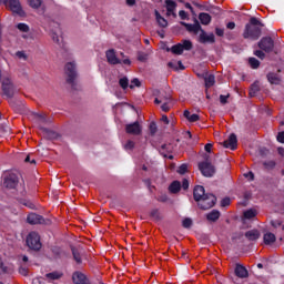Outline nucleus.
<instances>
[{"instance_id": "obj_54", "label": "nucleus", "mask_w": 284, "mask_h": 284, "mask_svg": "<svg viewBox=\"0 0 284 284\" xmlns=\"http://www.w3.org/2000/svg\"><path fill=\"white\" fill-rule=\"evenodd\" d=\"M150 132H151V134H156V123L155 122L150 123Z\"/></svg>"}, {"instance_id": "obj_43", "label": "nucleus", "mask_w": 284, "mask_h": 284, "mask_svg": "<svg viewBox=\"0 0 284 284\" xmlns=\"http://www.w3.org/2000/svg\"><path fill=\"white\" fill-rule=\"evenodd\" d=\"M183 50H192L193 45H192V41L190 40H184L183 44H182Z\"/></svg>"}, {"instance_id": "obj_57", "label": "nucleus", "mask_w": 284, "mask_h": 284, "mask_svg": "<svg viewBox=\"0 0 284 284\" xmlns=\"http://www.w3.org/2000/svg\"><path fill=\"white\" fill-rule=\"evenodd\" d=\"M163 104L161 105V110L163 112H170V106L168 105V103L170 102H162Z\"/></svg>"}, {"instance_id": "obj_40", "label": "nucleus", "mask_w": 284, "mask_h": 284, "mask_svg": "<svg viewBox=\"0 0 284 284\" xmlns=\"http://www.w3.org/2000/svg\"><path fill=\"white\" fill-rule=\"evenodd\" d=\"M131 90H134V88H141V81L138 78H134L131 81V84L129 85Z\"/></svg>"}, {"instance_id": "obj_41", "label": "nucleus", "mask_w": 284, "mask_h": 284, "mask_svg": "<svg viewBox=\"0 0 284 284\" xmlns=\"http://www.w3.org/2000/svg\"><path fill=\"white\" fill-rule=\"evenodd\" d=\"M256 216V211L247 210L244 212V219H254Z\"/></svg>"}, {"instance_id": "obj_4", "label": "nucleus", "mask_w": 284, "mask_h": 284, "mask_svg": "<svg viewBox=\"0 0 284 284\" xmlns=\"http://www.w3.org/2000/svg\"><path fill=\"white\" fill-rule=\"evenodd\" d=\"M17 94V87H14V82H12V78L10 75H3L1 82V95L6 97V99H12Z\"/></svg>"}, {"instance_id": "obj_18", "label": "nucleus", "mask_w": 284, "mask_h": 284, "mask_svg": "<svg viewBox=\"0 0 284 284\" xmlns=\"http://www.w3.org/2000/svg\"><path fill=\"white\" fill-rule=\"evenodd\" d=\"M234 273L237 278H247V276H250L247 268L241 264L235 265Z\"/></svg>"}, {"instance_id": "obj_47", "label": "nucleus", "mask_w": 284, "mask_h": 284, "mask_svg": "<svg viewBox=\"0 0 284 284\" xmlns=\"http://www.w3.org/2000/svg\"><path fill=\"white\" fill-rule=\"evenodd\" d=\"M151 216L153 217V219H155L156 221H160V219H161V213L159 212V210H153L152 212H151Z\"/></svg>"}, {"instance_id": "obj_38", "label": "nucleus", "mask_w": 284, "mask_h": 284, "mask_svg": "<svg viewBox=\"0 0 284 284\" xmlns=\"http://www.w3.org/2000/svg\"><path fill=\"white\" fill-rule=\"evenodd\" d=\"M60 276H61V274H59L58 272H52V273L45 274V277L50 278L51 281H59Z\"/></svg>"}, {"instance_id": "obj_55", "label": "nucleus", "mask_w": 284, "mask_h": 284, "mask_svg": "<svg viewBox=\"0 0 284 284\" xmlns=\"http://www.w3.org/2000/svg\"><path fill=\"white\" fill-rule=\"evenodd\" d=\"M19 274H21L22 276H28V267L21 266L19 268Z\"/></svg>"}, {"instance_id": "obj_15", "label": "nucleus", "mask_w": 284, "mask_h": 284, "mask_svg": "<svg viewBox=\"0 0 284 284\" xmlns=\"http://www.w3.org/2000/svg\"><path fill=\"white\" fill-rule=\"evenodd\" d=\"M72 281L74 284H91L88 276L81 272H74L72 275Z\"/></svg>"}, {"instance_id": "obj_2", "label": "nucleus", "mask_w": 284, "mask_h": 284, "mask_svg": "<svg viewBox=\"0 0 284 284\" xmlns=\"http://www.w3.org/2000/svg\"><path fill=\"white\" fill-rule=\"evenodd\" d=\"M265 24H263V22H261V20L252 17L250 19V23H247L245 26L244 32H243V37L245 39H252V41H256L258 39H261V34H262V29Z\"/></svg>"}, {"instance_id": "obj_56", "label": "nucleus", "mask_w": 284, "mask_h": 284, "mask_svg": "<svg viewBox=\"0 0 284 284\" xmlns=\"http://www.w3.org/2000/svg\"><path fill=\"white\" fill-rule=\"evenodd\" d=\"M199 114H191V116L189 118L190 123H196V121H199Z\"/></svg>"}, {"instance_id": "obj_11", "label": "nucleus", "mask_w": 284, "mask_h": 284, "mask_svg": "<svg viewBox=\"0 0 284 284\" xmlns=\"http://www.w3.org/2000/svg\"><path fill=\"white\" fill-rule=\"evenodd\" d=\"M181 26H183L187 30V32H191L192 34H201V30H203L201 23H199V20L196 19L193 24H190L187 22H181Z\"/></svg>"}, {"instance_id": "obj_21", "label": "nucleus", "mask_w": 284, "mask_h": 284, "mask_svg": "<svg viewBox=\"0 0 284 284\" xmlns=\"http://www.w3.org/2000/svg\"><path fill=\"white\" fill-rule=\"evenodd\" d=\"M265 245H272V243H276V235L274 233H265L263 236Z\"/></svg>"}, {"instance_id": "obj_35", "label": "nucleus", "mask_w": 284, "mask_h": 284, "mask_svg": "<svg viewBox=\"0 0 284 284\" xmlns=\"http://www.w3.org/2000/svg\"><path fill=\"white\" fill-rule=\"evenodd\" d=\"M263 165L265 170H274V168H276V161L274 160L265 161L263 162Z\"/></svg>"}, {"instance_id": "obj_24", "label": "nucleus", "mask_w": 284, "mask_h": 284, "mask_svg": "<svg viewBox=\"0 0 284 284\" xmlns=\"http://www.w3.org/2000/svg\"><path fill=\"white\" fill-rule=\"evenodd\" d=\"M169 191L171 192V194H179V192H181V182L174 181V182L169 186Z\"/></svg>"}, {"instance_id": "obj_12", "label": "nucleus", "mask_w": 284, "mask_h": 284, "mask_svg": "<svg viewBox=\"0 0 284 284\" xmlns=\"http://www.w3.org/2000/svg\"><path fill=\"white\" fill-rule=\"evenodd\" d=\"M105 57L110 65H119L121 63V59L116 57V51L114 49L106 50Z\"/></svg>"}, {"instance_id": "obj_46", "label": "nucleus", "mask_w": 284, "mask_h": 284, "mask_svg": "<svg viewBox=\"0 0 284 284\" xmlns=\"http://www.w3.org/2000/svg\"><path fill=\"white\" fill-rule=\"evenodd\" d=\"M124 150H134V141L129 140V141L124 144Z\"/></svg>"}, {"instance_id": "obj_42", "label": "nucleus", "mask_w": 284, "mask_h": 284, "mask_svg": "<svg viewBox=\"0 0 284 284\" xmlns=\"http://www.w3.org/2000/svg\"><path fill=\"white\" fill-rule=\"evenodd\" d=\"M12 272H14V268L12 267V265L4 266L2 264V274H12Z\"/></svg>"}, {"instance_id": "obj_20", "label": "nucleus", "mask_w": 284, "mask_h": 284, "mask_svg": "<svg viewBox=\"0 0 284 284\" xmlns=\"http://www.w3.org/2000/svg\"><path fill=\"white\" fill-rule=\"evenodd\" d=\"M165 6L168 16L170 17V14H172V17L176 19V12H174V10H176V2L173 0H165Z\"/></svg>"}, {"instance_id": "obj_22", "label": "nucleus", "mask_w": 284, "mask_h": 284, "mask_svg": "<svg viewBox=\"0 0 284 284\" xmlns=\"http://www.w3.org/2000/svg\"><path fill=\"white\" fill-rule=\"evenodd\" d=\"M207 221H211L212 223H216L219 219H221V212L213 210L206 215Z\"/></svg>"}, {"instance_id": "obj_27", "label": "nucleus", "mask_w": 284, "mask_h": 284, "mask_svg": "<svg viewBox=\"0 0 284 284\" xmlns=\"http://www.w3.org/2000/svg\"><path fill=\"white\" fill-rule=\"evenodd\" d=\"M258 92H261V84H258V82H254L251 85L250 97H256V94H258Z\"/></svg>"}, {"instance_id": "obj_33", "label": "nucleus", "mask_w": 284, "mask_h": 284, "mask_svg": "<svg viewBox=\"0 0 284 284\" xmlns=\"http://www.w3.org/2000/svg\"><path fill=\"white\" fill-rule=\"evenodd\" d=\"M173 54H183V44L179 43L171 48Z\"/></svg>"}, {"instance_id": "obj_63", "label": "nucleus", "mask_w": 284, "mask_h": 284, "mask_svg": "<svg viewBox=\"0 0 284 284\" xmlns=\"http://www.w3.org/2000/svg\"><path fill=\"white\" fill-rule=\"evenodd\" d=\"M179 17H180L181 19L185 20V19H187V12L181 10V11L179 12Z\"/></svg>"}, {"instance_id": "obj_29", "label": "nucleus", "mask_w": 284, "mask_h": 284, "mask_svg": "<svg viewBox=\"0 0 284 284\" xmlns=\"http://www.w3.org/2000/svg\"><path fill=\"white\" fill-rule=\"evenodd\" d=\"M40 130L43 132V134L47 139H55L57 138V133L54 131H51L50 129L40 128Z\"/></svg>"}, {"instance_id": "obj_3", "label": "nucleus", "mask_w": 284, "mask_h": 284, "mask_svg": "<svg viewBox=\"0 0 284 284\" xmlns=\"http://www.w3.org/2000/svg\"><path fill=\"white\" fill-rule=\"evenodd\" d=\"M64 74L65 81L68 85H70L71 90H79V83L77 82V78L79 73H77V63L75 62H68L64 65Z\"/></svg>"}, {"instance_id": "obj_36", "label": "nucleus", "mask_w": 284, "mask_h": 284, "mask_svg": "<svg viewBox=\"0 0 284 284\" xmlns=\"http://www.w3.org/2000/svg\"><path fill=\"white\" fill-rule=\"evenodd\" d=\"M160 99H162V103H170L172 95L168 92H163L159 95Z\"/></svg>"}, {"instance_id": "obj_51", "label": "nucleus", "mask_w": 284, "mask_h": 284, "mask_svg": "<svg viewBox=\"0 0 284 284\" xmlns=\"http://www.w3.org/2000/svg\"><path fill=\"white\" fill-rule=\"evenodd\" d=\"M255 57H257L258 59H265V52L261 51V50H256L254 51Z\"/></svg>"}, {"instance_id": "obj_39", "label": "nucleus", "mask_w": 284, "mask_h": 284, "mask_svg": "<svg viewBox=\"0 0 284 284\" xmlns=\"http://www.w3.org/2000/svg\"><path fill=\"white\" fill-rule=\"evenodd\" d=\"M17 28L20 32H30V27L26 23H18Z\"/></svg>"}, {"instance_id": "obj_62", "label": "nucleus", "mask_w": 284, "mask_h": 284, "mask_svg": "<svg viewBox=\"0 0 284 284\" xmlns=\"http://www.w3.org/2000/svg\"><path fill=\"white\" fill-rule=\"evenodd\" d=\"M182 187H183L184 190H187V189L190 187V182H189L186 179L183 180V182H182Z\"/></svg>"}, {"instance_id": "obj_16", "label": "nucleus", "mask_w": 284, "mask_h": 284, "mask_svg": "<svg viewBox=\"0 0 284 284\" xmlns=\"http://www.w3.org/2000/svg\"><path fill=\"white\" fill-rule=\"evenodd\" d=\"M71 252H72V256L73 260L75 261V263H78V265H81V263H83L81 256H83V247L81 246H71Z\"/></svg>"}, {"instance_id": "obj_26", "label": "nucleus", "mask_w": 284, "mask_h": 284, "mask_svg": "<svg viewBox=\"0 0 284 284\" xmlns=\"http://www.w3.org/2000/svg\"><path fill=\"white\" fill-rule=\"evenodd\" d=\"M267 80L273 84V85H278L281 83V78L276 73H268L267 74Z\"/></svg>"}, {"instance_id": "obj_50", "label": "nucleus", "mask_w": 284, "mask_h": 284, "mask_svg": "<svg viewBox=\"0 0 284 284\" xmlns=\"http://www.w3.org/2000/svg\"><path fill=\"white\" fill-rule=\"evenodd\" d=\"M179 174H185V172H187V164H182L179 170H178Z\"/></svg>"}, {"instance_id": "obj_31", "label": "nucleus", "mask_w": 284, "mask_h": 284, "mask_svg": "<svg viewBox=\"0 0 284 284\" xmlns=\"http://www.w3.org/2000/svg\"><path fill=\"white\" fill-rule=\"evenodd\" d=\"M33 116L38 123H48V119L45 118V114L43 113H33Z\"/></svg>"}, {"instance_id": "obj_48", "label": "nucleus", "mask_w": 284, "mask_h": 284, "mask_svg": "<svg viewBox=\"0 0 284 284\" xmlns=\"http://www.w3.org/2000/svg\"><path fill=\"white\" fill-rule=\"evenodd\" d=\"M16 57H18V59H23V61H28V55L23 51H18Z\"/></svg>"}, {"instance_id": "obj_9", "label": "nucleus", "mask_w": 284, "mask_h": 284, "mask_svg": "<svg viewBox=\"0 0 284 284\" xmlns=\"http://www.w3.org/2000/svg\"><path fill=\"white\" fill-rule=\"evenodd\" d=\"M257 45L260 50H263V52H272V50H274V40L271 37H264Z\"/></svg>"}, {"instance_id": "obj_17", "label": "nucleus", "mask_w": 284, "mask_h": 284, "mask_svg": "<svg viewBox=\"0 0 284 284\" xmlns=\"http://www.w3.org/2000/svg\"><path fill=\"white\" fill-rule=\"evenodd\" d=\"M224 148H230L232 150H236L239 145V140L236 139V134L232 133L226 141L222 143Z\"/></svg>"}, {"instance_id": "obj_59", "label": "nucleus", "mask_w": 284, "mask_h": 284, "mask_svg": "<svg viewBox=\"0 0 284 284\" xmlns=\"http://www.w3.org/2000/svg\"><path fill=\"white\" fill-rule=\"evenodd\" d=\"M222 207H227L230 205V197H225L221 201Z\"/></svg>"}, {"instance_id": "obj_13", "label": "nucleus", "mask_w": 284, "mask_h": 284, "mask_svg": "<svg viewBox=\"0 0 284 284\" xmlns=\"http://www.w3.org/2000/svg\"><path fill=\"white\" fill-rule=\"evenodd\" d=\"M28 223H30V225H43L45 224V220L43 219V216L37 214V213H31L28 215L27 217Z\"/></svg>"}, {"instance_id": "obj_32", "label": "nucleus", "mask_w": 284, "mask_h": 284, "mask_svg": "<svg viewBox=\"0 0 284 284\" xmlns=\"http://www.w3.org/2000/svg\"><path fill=\"white\" fill-rule=\"evenodd\" d=\"M119 85L122 88V90H128V87L130 85V80L128 77H123L119 80Z\"/></svg>"}, {"instance_id": "obj_45", "label": "nucleus", "mask_w": 284, "mask_h": 284, "mask_svg": "<svg viewBox=\"0 0 284 284\" xmlns=\"http://www.w3.org/2000/svg\"><path fill=\"white\" fill-rule=\"evenodd\" d=\"M182 225H183V227H186V229L192 227V219H190V217L184 219L182 222Z\"/></svg>"}, {"instance_id": "obj_28", "label": "nucleus", "mask_w": 284, "mask_h": 284, "mask_svg": "<svg viewBox=\"0 0 284 284\" xmlns=\"http://www.w3.org/2000/svg\"><path fill=\"white\" fill-rule=\"evenodd\" d=\"M172 152V146L170 144H163L160 149V154L168 159V153Z\"/></svg>"}, {"instance_id": "obj_8", "label": "nucleus", "mask_w": 284, "mask_h": 284, "mask_svg": "<svg viewBox=\"0 0 284 284\" xmlns=\"http://www.w3.org/2000/svg\"><path fill=\"white\" fill-rule=\"evenodd\" d=\"M27 245L30 247V250H34V252H39L41 250V237L39 236V233L31 232L27 236Z\"/></svg>"}, {"instance_id": "obj_44", "label": "nucleus", "mask_w": 284, "mask_h": 284, "mask_svg": "<svg viewBox=\"0 0 284 284\" xmlns=\"http://www.w3.org/2000/svg\"><path fill=\"white\" fill-rule=\"evenodd\" d=\"M51 39L54 43H57L58 45H61V40H59V34H57V32L54 31L51 32Z\"/></svg>"}, {"instance_id": "obj_1", "label": "nucleus", "mask_w": 284, "mask_h": 284, "mask_svg": "<svg viewBox=\"0 0 284 284\" xmlns=\"http://www.w3.org/2000/svg\"><path fill=\"white\" fill-rule=\"evenodd\" d=\"M193 199L197 202L200 210H212L216 205V196L205 193V187L196 185L193 190Z\"/></svg>"}, {"instance_id": "obj_53", "label": "nucleus", "mask_w": 284, "mask_h": 284, "mask_svg": "<svg viewBox=\"0 0 284 284\" xmlns=\"http://www.w3.org/2000/svg\"><path fill=\"white\" fill-rule=\"evenodd\" d=\"M271 225L273 227H281L283 225V222L281 220L271 221Z\"/></svg>"}, {"instance_id": "obj_58", "label": "nucleus", "mask_w": 284, "mask_h": 284, "mask_svg": "<svg viewBox=\"0 0 284 284\" xmlns=\"http://www.w3.org/2000/svg\"><path fill=\"white\" fill-rule=\"evenodd\" d=\"M277 141L278 143H284V131L277 133Z\"/></svg>"}, {"instance_id": "obj_49", "label": "nucleus", "mask_w": 284, "mask_h": 284, "mask_svg": "<svg viewBox=\"0 0 284 284\" xmlns=\"http://www.w3.org/2000/svg\"><path fill=\"white\" fill-rule=\"evenodd\" d=\"M138 61H148V54L143 52L138 53Z\"/></svg>"}, {"instance_id": "obj_52", "label": "nucleus", "mask_w": 284, "mask_h": 284, "mask_svg": "<svg viewBox=\"0 0 284 284\" xmlns=\"http://www.w3.org/2000/svg\"><path fill=\"white\" fill-rule=\"evenodd\" d=\"M227 99H230V94L220 95V103H222V105H225V103H227Z\"/></svg>"}, {"instance_id": "obj_60", "label": "nucleus", "mask_w": 284, "mask_h": 284, "mask_svg": "<svg viewBox=\"0 0 284 284\" xmlns=\"http://www.w3.org/2000/svg\"><path fill=\"white\" fill-rule=\"evenodd\" d=\"M215 33L217 37H223V34H225V31L223 29L216 28Z\"/></svg>"}, {"instance_id": "obj_14", "label": "nucleus", "mask_w": 284, "mask_h": 284, "mask_svg": "<svg viewBox=\"0 0 284 284\" xmlns=\"http://www.w3.org/2000/svg\"><path fill=\"white\" fill-rule=\"evenodd\" d=\"M199 41L201 43H215L216 39L214 37V33L207 34V32H205V30L202 29L199 36Z\"/></svg>"}, {"instance_id": "obj_23", "label": "nucleus", "mask_w": 284, "mask_h": 284, "mask_svg": "<svg viewBox=\"0 0 284 284\" xmlns=\"http://www.w3.org/2000/svg\"><path fill=\"white\" fill-rule=\"evenodd\" d=\"M199 19L202 26H210L212 21V17L210 16V13H200Z\"/></svg>"}, {"instance_id": "obj_61", "label": "nucleus", "mask_w": 284, "mask_h": 284, "mask_svg": "<svg viewBox=\"0 0 284 284\" xmlns=\"http://www.w3.org/2000/svg\"><path fill=\"white\" fill-rule=\"evenodd\" d=\"M245 179H250L251 181H254V173L250 171L248 173L244 174Z\"/></svg>"}, {"instance_id": "obj_30", "label": "nucleus", "mask_w": 284, "mask_h": 284, "mask_svg": "<svg viewBox=\"0 0 284 284\" xmlns=\"http://www.w3.org/2000/svg\"><path fill=\"white\" fill-rule=\"evenodd\" d=\"M205 81V85L206 88H212V85H214V83H216V80L214 78V74H209L204 78Z\"/></svg>"}, {"instance_id": "obj_5", "label": "nucleus", "mask_w": 284, "mask_h": 284, "mask_svg": "<svg viewBox=\"0 0 284 284\" xmlns=\"http://www.w3.org/2000/svg\"><path fill=\"white\" fill-rule=\"evenodd\" d=\"M3 6H6L7 10H10L12 14H16V17H21L24 19V17H28V13H26V10H23V7L21 6V1L19 0H2Z\"/></svg>"}, {"instance_id": "obj_37", "label": "nucleus", "mask_w": 284, "mask_h": 284, "mask_svg": "<svg viewBox=\"0 0 284 284\" xmlns=\"http://www.w3.org/2000/svg\"><path fill=\"white\" fill-rule=\"evenodd\" d=\"M248 63L253 70H256L261 65V61H258L256 58H250Z\"/></svg>"}, {"instance_id": "obj_34", "label": "nucleus", "mask_w": 284, "mask_h": 284, "mask_svg": "<svg viewBox=\"0 0 284 284\" xmlns=\"http://www.w3.org/2000/svg\"><path fill=\"white\" fill-rule=\"evenodd\" d=\"M28 3L30 6V8H33V9H39L41 8V3H43V0H28Z\"/></svg>"}, {"instance_id": "obj_6", "label": "nucleus", "mask_w": 284, "mask_h": 284, "mask_svg": "<svg viewBox=\"0 0 284 284\" xmlns=\"http://www.w3.org/2000/svg\"><path fill=\"white\" fill-rule=\"evenodd\" d=\"M21 181V175L14 172H4L3 174V187L6 190H17V185H19Z\"/></svg>"}, {"instance_id": "obj_19", "label": "nucleus", "mask_w": 284, "mask_h": 284, "mask_svg": "<svg viewBox=\"0 0 284 284\" xmlns=\"http://www.w3.org/2000/svg\"><path fill=\"white\" fill-rule=\"evenodd\" d=\"M244 236L247 241H258L261 239V232L256 229L247 231Z\"/></svg>"}, {"instance_id": "obj_25", "label": "nucleus", "mask_w": 284, "mask_h": 284, "mask_svg": "<svg viewBox=\"0 0 284 284\" xmlns=\"http://www.w3.org/2000/svg\"><path fill=\"white\" fill-rule=\"evenodd\" d=\"M155 19L160 28H168V20H165V18H163L161 13H159L156 10H155Z\"/></svg>"}, {"instance_id": "obj_64", "label": "nucleus", "mask_w": 284, "mask_h": 284, "mask_svg": "<svg viewBox=\"0 0 284 284\" xmlns=\"http://www.w3.org/2000/svg\"><path fill=\"white\" fill-rule=\"evenodd\" d=\"M204 150L205 152H209V153L212 152V143L205 144Z\"/></svg>"}, {"instance_id": "obj_7", "label": "nucleus", "mask_w": 284, "mask_h": 284, "mask_svg": "<svg viewBox=\"0 0 284 284\" xmlns=\"http://www.w3.org/2000/svg\"><path fill=\"white\" fill-rule=\"evenodd\" d=\"M207 159L209 156H206V161L199 163V170L203 176L210 179L216 174V168Z\"/></svg>"}, {"instance_id": "obj_10", "label": "nucleus", "mask_w": 284, "mask_h": 284, "mask_svg": "<svg viewBox=\"0 0 284 284\" xmlns=\"http://www.w3.org/2000/svg\"><path fill=\"white\" fill-rule=\"evenodd\" d=\"M126 134H133V136H139L143 132V128L139 122H133L125 125Z\"/></svg>"}]
</instances>
